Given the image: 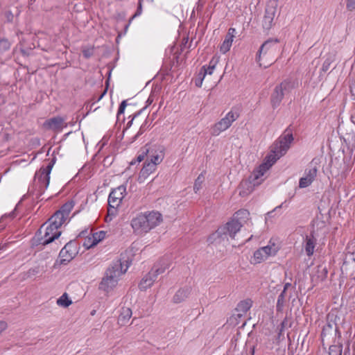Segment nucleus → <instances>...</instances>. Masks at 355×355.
Masks as SVG:
<instances>
[{"label": "nucleus", "mask_w": 355, "mask_h": 355, "mask_svg": "<svg viewBox=\"0 0 355 355\" xmlns=\"http://www.w3.org/2000/svg\"><path fill=\"white\" fill-rule=\"evenodd\" d=\"M126 105H127L126 101H123L121 102V103L120 104L119 110H118V113H117L118 116L124 112Z\"/></svg>", "instance_id": "obj_44"}, {"label": "nucleus", "mask_w": 355, "mask_h": 355, "mask_svg": "<svg viewBox=\"0 0 355 355\" xmlns=\"http://www.w3.org/2000/svg\"><path fill=\"white\" fill-rule=\"evenodd\" d=\"M257 186L254 184L250 179L243 180L239 186V193L241 197H246L250 195L254 190V187Z\"/></svg>", "instance_id": "obj_20"}, {"label": "nucleus", "mask_w": 355, "mask_h": 355, "mask_svg": "<svg viewBox=\"0 0 355 355\" xmlns=\"http://www.w3.org/2000/svg\"><path fill=\"white\" fill-rule=\"evenodd\" d=\"M261 250L263 252L264 254L266 255L267 257L270 256H274L277 252V248L275 247V244L268 245L264 247L261 248Z\"/></svg>", "instance_id": "obj_28"}, {"label": "nucleus", "mask_w": 355, "mask_h": 355, "mask_svg": "<svg viewBox=\"0 0 355 355\" xmlns=\"http://www.w3.org/2000/svg\"><path fill=\"white\" fill-rule=\"evenodd\" d=\"M236 33V29L234 28H230L228 29L227 33L225 35V40L220 46V51L222 53H226L230 50V48L232 45V42L234 41V38L235 37V35Z\"/></svg>", "instance_id": "obj_18"}, {"label": "nucleus", "mask_w": 355, "mask_h": 355, "mask_svg": "<svg viewBox=\"0 0 355 355\" xmlns=\"http://www.w3.org/2000/svg\"><path fill=\"white\" fill-rule=\"evenodd\" d=\"M139 134H141V132H140V131H139V132H138V134H137V135H136V137H138V136H139Z\"/></svg>", "instance_id": "obj_51"}, {"label": "nucleus", "mask_w": 355, "mask_h": 355, "mask_svg": "<svg viewBox=\"0 0 355 355\" xmlns=\"http://www.w3.org/2000/svg\"><path fill=\"white\" fill-rule=\"evenodd\" d=\"M156 280V277L153 275V272L150 271L143 277L141 280L139 288L141 291H146L147 288H150L155 281Z\"/></svg>", "instance_id": "obj_23"}, {"label": "nucleus", "mask_w": 355, "mask_h": 355, "mask_svg": "<svg viewBox=\"0 0 355 355\" xmlns=\"http://www.w3.org/2000/svg\"><path fill=\"white\" fill-rule=\"evenodd\" d=\"M218 62V58L214 57L209 62V66L207 67L206 66H203L199 73L198 77H200V83H198L196 81V86L200 87L202 86V81L206 76V75H211L214 72V70Z\"/></svg>", "instance_id": "obj_13"}, {"label": "nucleus", "mask_w": 355, "mask_h": 355, "mask_svg": "<svg viewBox=\"0 0 355 355\" xmlns=\"http://www.w3.org/2000/svg\"><path fill=\"white\" fill-rule=\"evenodd\" d=\"M190 294V288H184L179 289L173 296V301L174 303H180L185 300Z\"/></svg>", "instance_id": "obj_25"}, {"label": "nucleus", "mask_w": 355, "mask_h": 355, "mask_svg": "<svg viewBox=\"0 0 355 355\" xmlns=\"http://www.w3.org/2000/svg\"><path fill=\"white\" fill-rule=\"evenodd\" d=\"M293 141L291 133H287L279 137L271 146L270 153L266 157V161L261 164L257 170L253 171L249 179L254 182V184L259 185L263 180L262 177L265 173L279 159L284 155L290 145Z\"/></svg>", "instance_id": "obj_1"}, {"label": "nucleus", "mask_w": 355, "mask_h": 355, "mask_svg": "<svg viewBox=\"0 0 355 355\" xmlns=\"http://www.w3.org/2000/svg\"><path fill=\"white\" fill-rule=\"evenodd\" d=\"M346 8L349 11L355 10V0H347Z\"/></svg>", "instance_id": "obj_43"}, {"label": "nucleus", "mask_w": 355, "mask_h": 355, "mask_svg": "<svg viewBox=\"0 0 355 355\" xmlns=\"http://www.w3.org/2000/svg\"><path fill=\"white\" fill-rule=\"evenodd\" d=\"M318 169L315 166H310L305 170L304 176L300 179L299 187L306 188L311 184L317 176Z\"/></svg>", "instance_id": "obj_12"}, {"label": "nucleus", "mask_w": 355, "mask_h": 355, "mask_svg": "<svg viewBox=\"0 0 355 355\" xmlns=\"http://www.w3.org/2000/svg\"><path fill=\"white\" fill-rule=\"evenodd\" d=\"M242 226L241 221L232 219L224 227L218 228L213 236L222 237L223 235L226 236L228 234L232 239H234L236 233L241 230Z\"/></svg>", "instance_id": "obj_9"}, {"label": "nucleus", "mask_w": 355, "mask_h": 355, "mask_svg": "<svg viewBox=\"0 0 355 355\" xmlns=\"http://www.w3.org/2000/svg\"><path fill=\"white\" fill-rule=\"evenodd\" d=\"M72 302L69 298L67 294L64 293L60 298L57 300L58 305L67 308L71 304Z\"/></svg>", "instance_id": "obj_29"}, {"label": "nucleus", "mask_w": 355, "mask_h": 355, "mask_svg": "<svg viewBox=\"0 0 355 355\" xmlns=\"http://www.w3.org/2000/svg\"><path fill=\"white\" fill-rule=\"evenodd\" d=\"M338 336L340 337V332L338 327L335 324L328 323L325 324L321 333V340L323 345H330L331 343H335L336 338Z\"/></svg>", "instance_id": "obj_10"}, {"label": "nucleus", "mask_w": 355, "mask_h": 355, "mask_svg": "<svg viewBox=\"0 0 355 355\" xmlns=\"http://www.w3.org/2000/svg\"><path fill=\"white\" fill-rule=\"evenodd\" d=\"M284 92H289L294 87V83L290 80H285L277 85Z\"/></svg>", "instance_id": "obj_31"}, {"label": "nucleus", "mask_w": 355, "mask_h": 355, "mask_svg": "<svg viewBox=\"0 0 355 355\" xmlns=\"http://www.w3.org/2000/svg\"><path fill=\"white\" fill-rule=\"evenodd\" d=\"M291 286V284L290 283H286L284 286V290L283 291H285V292H286V290L288 288V287Z\"/></svg>", "instance_id": "obj_46"}, {"label": "nucleus", "mask_w": 355, "mask_h": 355, "mask_svg": "<svg viewBox=\"0 0 355 355\" xmlns=\"http://www.w3.org/2000/svg\"><path fill=\"white\" fill-rule=\"evenodd\" d=\"M148 153V158L150 159L148 163H152L157 167V165L159 164L164 158V148L158 146L157 148H150Z\"/></svg>", "instance_id": "obj_16"}, {"label": "nucleus", "mask_w": 355, "mask_h": 355, "mask_svg": "<svg viewBox=\"0 0 355 355\" xmlns=\"http://www.w3.org/2000/svg\"><path fill=\"white\" fill-rule=\"evenodd\" d=\"M333 61L334 59L332 58H327L323 62L322 70L324 72L327 71L329 69L331 64L333 62Z\"/></svg>", "instance_id": "obj_41"}, {"label": "nucleus", "mask_w": 355, "mask_h": 355, "mask_svg": "<svg viewBox=\"0 0 355 355\" xmlns=\"http://www.w3.org/2000/svg\"><path fill=\"white\" fill-rule=\"evenodd\" d=\"M132 315V312L130 308L125 306L122 307L118 318V324L120 326L125 325L129 322Z\"/></svg>", "instance_id": "obj_22"}, {"label": "nucleus", "mask_w": 355, "mask_h": 355, "mask_svg": "<svg viewBox=\"0 0 355 355\" xmlns=\"http://www.w3.org/2000/svg\"><path fill=\"white\" fill-rule=\"evenodd\" d=\"M55 159H52L46 166L41 167L35 173L34 182L36 187H38V193L37 195H41L48 187L50 181V173L54 165Z\"/></svg>", "instance_id": "obj_6"}, {"label": "nucleus", "mask_w": 355, "mask_h": 355, "mask_svg": "<svg viewBox=\"0 0 355 355\" xmlns=\"http://www.w3.org/2000/svg\"><path fill=\"white\" fill-rule=\"evenodd\" d=\"M162 220V215L159 211H151L137 214L132 219L130 225L134 233L144 234L159 225Z\"/></svg>", "instance_id": "obj_2"}, {"label": "nucleus", "mask_w": 355, "mask_h": 355, "mask_svg": "<svg viewBox=\"0 0 355 355\" xmlns=\"http://www.w3.org/2000/svg\"><path fill=\"white\" fill-rule=\"evenodd\" d=\"M125 194L126 187L124 185H121L112 191L108 198L107 211L109 214H115L116 208L121 205Z\"/></svg>", "instance_id": "obj_7"}, {"label": "nucleus", "mask_w": 355, "mask_h": 355, "mask_svg": "<svg viewBox=\"0 0 355 355\" xmlns=\"http://www.w3.org/2000/svg\"><path fill=\"white\" fill-rule=\"evenodd\" d=\"M105 232L103 231H100L92 234V239L95 241L96 244H97L105 238Z\"/></svg>", "instance_id": "obj_37"}, {"label": "nucleus", "mask_w": 355, "mask_h": 355, "mask_svg": "<svg viewBox=\"0 0 355 355\" xmlns=\"http://www.w3.org/2000/svg\"><path fill=\"white\" fill-rule=\"evenodd\" d=\"M268 257L264 254L263 252L261 250V248L256 250L254 253V260L255 263H261V261L266 259Z\"/></svg>", "instance_id": "obj_32"}, {"label": "nucleus", "mask_w": 355, "mask_h": 355, "mask_svg": "<svg viewBox=\"0 0 355 355\" xmlns=\"http://www.w3.org/2000/svg\"><path fill=\"white\" fill-rule=\"evenodd\" d=\"M279 50V40L277 39L266 41L259 49L256 58L257 62H259V65L261 66V56L263 55V58L266 60L270 65L276 60V56Z\"/></svg>", "instance_id": "obj_4"}, {"label": "nucleus", "mask_w": 355, "mask_h": 355, "mask_svg": "<svg viewBox=\"0 0 355 355\" xmlns=\"http://www.w3.org/2000/svg\"><path fill=\"white\" fill-rule=\"evenodd\" d=\"M327 269L325 267H318L317 274L313 277L315 282H323L327 277Z\"/></svg>", "instance_id": "obj_27"}, {"label": "nucleus", "mask_w": 355, "mask_h": 355, "mask_svg": "<svg viewBox=\"0 0 355 355\" xmlns=\"http://www.w3.org/2000/svg\"><path fill=\"white\" fill-rule=\"evenodd\" d=\"M74 206V203L73 201H69L64 204L62 207L58 210L52 216H57L56 219L60 220L62 224L67 220L69 218V214Z\"/></svg>", "instance_id": "obj_14"}, {"label": "nucleus", "mask_w": 355, "mask_h": 355, "mask_svg": "<svg viewBox=\"0 0 355 355\" xmlns=\"http://www.w3.org/2000/svg\"><path fill=\"white\" fill-rule=\"evenodd\" d=\"M152 102H153V100L150 98V97H149L148 99L147 100L148 104H151Z\"/></svg>", "instance_id": "obj_48"}, {"label": "nucleus", "mask_w": 355, "mask_h": 355, "mask_svg": "<svg viewBox=\"0 0 355 355\" xmlns=\"http://www.w3.org/2000/svg\"><path fill=\"white\" fill-rule=\"evenodd\" d=\"M284 96V92L277 85L275 87L271 96V103L272 107H277L282 101Z\"/></svg>", "instance_id": "obj_24"}, {"label": "nucleus", "mask_w": 355, "mask_h": 355, "mask_svg": "<svg viewBox=\"0 0 355 355\" xmlns=\"http://www.w3.org/2000/svg\"><path fill=\"white\" fill-rule=\"evenodd\" d=\"M286 320H284L282 322V324H281L282 329H281V330H280L281 331H282V329L284 327V324H285V323H286Z\"/></svg>", "instance_id": "obj_47"}, {"label": "nucleus", "mask_w": 355, "mask_h": 355, "mask_svg": "<svg viewBox=\"0 0 355 355\" xmlns=\"http://www.w3.org/2000/svg\"><path fill=\"white\" fill-rule=\"evenodd\" d=\"M329 345V355H341L342 345Z\"/></svg>", "instance_id": "obj_33"}, {"label": "nucleus", "mask_w": 355, "mask_h": 355, "mask_svg": "<svg viewBox=\"0 0 355 355\" xmlns=\"http://www.w3.org/2000/svg\"><path fill=\"white\" fill-rule=\"evenodd\" d=\"M83 54L85 58H88L91 57L92 55L93 54V49H84V50H83Z\"/></svg>", "instance_id": "obj_45"}, {"label": "nucleus", "mask_w": 355, "mask_h": 355, "mask_svg": "<svg viewBox=\"0 0 355 355\" xmlns=\"http://www.w3.org/2000/svg\"><path fill=\"white\" fill-rule=\"evenodd\" d=\"M139 134H141V132H140V131H139V132H138V134H137V135H136V137H138V136H139Z\"/></svg>", "instance_id": "obj_52"}, {"label": "nucleus", "mask_w": 355, "mask_h": 355, "mask_svg": "<svg viewBox=\"0 0 355 355\" xmlns=\"http://www.w3.org/2000/svg\"><path fill=\"white\" fill-rule=\"evenodd\" d=\"M202 182H203V178H201V176L199 175L198 177V178L196 180L195 184L193 186V190H194L195 193H197L201 189Z\"/></svg>", "instance_id": "obj_40"}, {"label": "nucleus", "mask_w": 355, "mask_h": 355, "mask_svg": "<svg viewBox=\"0 0 355 355\" xmlns=\"http://www.w3.org/2000/svg\"><path fill=\"white\" fill-rule=\"evenodd\" d=\"M71 247V245L68 243L60 250L59 254V263L60 265L67 264L75 257V250H72Z\"/></svg>", "instance_id": "obj_15"}, {"label": "nucleus", "mask_w": 355, "mask_h": 355, "mask_svg": "<svg viewBox=\"0 0 355 355\" xmlns=\"http://www.w3.org/2000/svg\"><path fill=\"white\" fill-rule=\"evenodd\" d=\"M277 8L275 5H267L262 19V27L265 30H270L274 24Z\"/></svg>", "instance_id": "obj_11"}, {"label": "nucleus", "mask_w": 355, "mask_h": 355, "mask_svg": "<svg viewBox=\"0 0 355 355\" xmlns=\"http://www.w3.org/2000/svg\"><path fill=\"white\" fill-rule=\"evenodd\" d=\"M125 271L126 269L122 271L121 263H117L109 268L100 283L99 288L106 292L112 291L117 285L119 277Z\"/></svg>", "instance_id": "obj_5"}, {"label": "nucleus", "mask_w": 355, "mask_h": 355, "mask_svg": "<svg viewBox=\"0 0 355 355\" xmlns=\"http://www.w3.org/2000/svg\"><path fill=\"white\" fill-rule=\"evenodd\" d=\"M150 151V148H148L147 146L141 148L140 154L137 156V161L139 162L143 161L145 158V157L147 155V154Z\"/></svg>", "instance_id": "obj_39"}, {"label": "nucleus", "mask_w": 355, "mask_h": 355, "mask_svg": "<svg viewBox=\"0 0 355 355\" xmlns=\"http://www.w3.org/2000/svg\"><path fill=\"white\" fill-rule=\"evenodd\" d=\"M238 116L239 115L236 113L230 111L225 117L222 118L211 128V134L213 136L219 135L220 132L229 128L232 123L237 119Z\"/></svg>", "instance_id": "obj_8"}, {"label": "nucleus", "mask_w": 355, "mask_h": 355, "mask_svg": "<svg viewBox=\"0 0 355 355\" xmlns=\"http://www.w3.org/2000/svg\"><path fill=\"white\" fill-rule=\"evenodd\" d=\"M285 295L286 292L285 291H282V292L280 293V295L278 297L277 302V311H282L284 302H285Z\"/></svg>", "instance_id": "obj_34"}, {"label": "nucleus", "mask_w": 355, "mask_h": 355, "mask_svg": "<svg viewBox=\"0 0 355 355\" xmlns=\"http://www.w3.org/2000/svg\"><path fill=\"white\" fill-rule=\"evenodd\" d=\"M168 268V264H165L164 266H161L159 268H157V266H155L151 270V272H153V275L157 278V276L160 274H162L165 272L166 269Z\"/></svg>", "instance_id": "obj_35"}, {"label": "nucleus", "mask_w": 355, "mask_h": 355, "mask_svg": "<svg viewBox=\"0 0 355 355\" xmlns=\"http://www.w3.org/2000/svg\"><path fill=\"white\" fill-rule=\"evenodd\" d=\"M198 82V83H200V77L198 76L197 79L196 80V82Z\"/></svg>", "instance_id": "obj_49"}, {"label": "nucleus", "mask_w": 355, "mask_h": 355, "mask_svg": "<svg viewBox=\"0 0 355 355\" xmlns=\"http://www.w3.org/2000/svg\"><path fill=\"white\" fill-rule=\"evenodd\" d=\"M93 236L87 237L83 243V246H85L86 248L89 249L94 245H96L95 241L92 239Z\"/></svg>", "instance_id": "obj_42"}, {"label": "nucleus", "mask_w": 355, "mask_h": 355, "mask_svg": "<svg viewBox=\"0 0 355 355\" xmlns=\"http://www.w3.org/2000/svg\"><path fill=\"white\" fill-rule=\"evenodd\" d=\"M139 134H141V132H140V131H139V132H138V134H137V135H136V137H138V136H139Z\"/></svg>", "instance_id": "obj_50"}, {"label": "nucleus", "mask_w": 355, "mask_h": 355, "mask_svg": "<svg viewBox=\"0 0 355 355\" xmlns=\"http://www.w3.org/2000/svg\"><path fill=\"white\" fill-rule=\"evenodd\" d=\"M250 216V213L246 209H240L236 211L233 217V220H236L237 221H241L242 224L245 223L247 220H248Z\"/></svg>", "instance_id": "obj_26"}, {"label": "nucleus", "mask_w": 355, "mask_h": 355, "mask_svg": "<svg viewBox=\"0 0 355 355\" xmlns=\"http://www.w3.org/2000/svg\"><path fill=\"white\" fill-rule=\"evenodd\" d=\"M157 167L152 163L145 162L143 168L140 171L138 180L139 182H144L145 180L149 176L150 174L153 173Z\"/></svg>", "instance_id": "obj_21"}, {"label": "nucleus", "mask_w": 355, "mask_h": 355, "mask_svg": "<svg viewBox=\"0 0 355 355\" xmlns=\"http://www.w3.org/2000/svg\"><path fill=\"white\" fill-rule=\"evenodd\" d=\"M252 302L251 300H245L239 303L237 310L246 313L252 306Z\"/></svg>", "instance_id": "obj_30"}, {"label": "nucleus", "mask_w": 355, "mask_h": 355, "mask_svg": "<svg viewBox=\"0 0 355 355\" xmlns=\"http://www.w3.org/2000/svg\"><path fill=\"white\" fill-rule=\"evenodd\" d=\"M10 47V43L6 39L0 40V52H3L8 50Z\"/></svg>", "instance_id": "obj_38"}, {"label": "nucleus", "mask_w": 355, "mask_h": 355, "mask_svg": "<svg viewBox=\"0 0 355 355\" xmlns=\"http://www.w3.org/2000/svg\"><path fill=\"white\" fill-rule=\"evenodd\" d=\"M44 125L46 128L51 129L55 131H60L64 128L67 127V124L65 123L63 118L60 116H56L46 121L44 123Z\"/></svg>", "instance_id": "obj_17"}, {"label": "nucleus", "mask_w": 355, "mask_h": 355, "mask_svg": "<svg viewBox=\"0 0 355 355\" xmlns=\"http://www.w3.org/2000/svg\"><path fill=\"white\" fill-rule=\"evenodd\" d=\"M304 249L308 257H311L315 251L317 244V239L314 236V232H311L309 235H306L304 240Z\"/></svg>", "instance_id": "obj_19"}, {"label": "nucleus", "mask_w": 355, "mask_h": 355, "mask_svg": "<svg viewBox=\"0 0 355 355\" xmlns=\"http://www.w3.org/2000/svg\"><path fill=\"white\" fill-rule=\"evenodd\" d=\"M142 12V3H141V0H139V3H138V7H137V11L135 12V13L132 16V17L129 19V22L128 24L126 25L125 26V29L128 28V26L130 25V24L131 23V21L133 20V19L136 17H138L139 16Z\"/></svg>", "instance_id": "obj_36"}, {"label": "nucleus", "mask_w": 355, "mask_h": 355, "mask_svg": "<svg viewBox=\"0 0 355 355\" xmlns=\"http://www.w3.org/2000/svg\"><path fill=\"white\" fill-rule=\"evenodd\" d=\"M56 218H58V216H51L47 222L40 227L37 232L40 244L46 245L60 236L61 231L60 228L62 223L58 220Z\"/></svg>", "instance_id": "obj_3"}]
</instances>
